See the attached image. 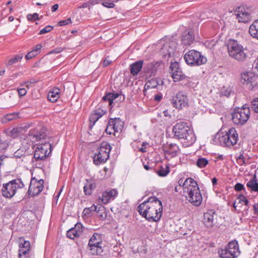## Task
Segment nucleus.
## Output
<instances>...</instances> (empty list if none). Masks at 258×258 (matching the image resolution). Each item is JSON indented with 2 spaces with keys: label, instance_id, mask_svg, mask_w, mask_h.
<instances>
[{
  "label": "nucleus",
  "instance_id": "f257e3e1",
  "mask_svg": "<svg viewBox=\"0 0 258 258\" xmlns=\"http://www.w3.org/2000/svg\"><path fill=\"white\" fill-rule=\"evenodd\" d=\"M138 211L148 221L158 222L162 215V203L156 197H151L138 206Z\"/></svg>",
  "mask_w": 258,
  "mask_h": 258
},
{
  "label": "nucleus",
  "instance_id": "f03ea898",
  "mask_svg": "<svg viewBox=\"0 0 258 258\" xmlns=\"http://www.w3.org/2000/svg\"><path fill=\"white\" fill-rule=\"evenodd\" d=\"M172 132L176 139L186 140L187 146L192 145L196 140L194 132L190 129L186 122L184 121L176 123L173 126Z\"/></svg>",
  "mask_w": 258,
  "mask_h": 258
},
{
  "label": "nucleus",
  "instance_id": "7ed1b4c3",
  "mask_svg": "<svg viewBox=\"0 0 258 258\" xmlns=\"http://www.w3.org/2000/svg\"><path fill=\"white\" fill-rule=\"evenodd\" d=\"M227 49L229 56L239 62H244L247 58V53L244 52L243 46L235 40H229Z\"/></svg>",
  "mask_w": 258,
  "mask_h": 258
},
{
  "label": "nucleus",
  "instance_id": "20e7f679",
  "mask_svg": "<svg viewBox=\"0 0 258 258\" xmlns=\"http://www.w3.org/2000/svg\"><path fill=\"white\" fill-rule=\"evenodd\" d=\"M111 150V147L109 143L106 142H102L93 157L94 164L99 165L105 163L109 157Z\"/></svg>",
  "mask_w": 258,
  "mask_h": 258
},
{
  "label": "nucleus",
  "instance_id": "39448f33",
  "mask_svg": "<svg viewBox=\"0 0 258 258\" xmlns=\"http://www.w3.org/2000/svg\"><path fill=\"white\" fill-rule=\"evenodd\" d=\"M24 186V184L21 178L13 179L3 184L1 189L2 196L7 199H11L15 196L18 189Z\"/></svg>",
  "mask_w": 258,
  "mask_h": 258
},
{
  "label": "nucleus",
  "instance_id": "423d86ee",
  "mask_svg": "<svg viewBox=\"0 0 258 258\" xmlns=\"http://www.w3.org/2000/svg\"><path fill=\"white\" fill-rule=\"evenodd\" d=\"M103 245L104 244L101 235L97 233H94L89 241L87 249L90 254L101 256L104 252Z\"/></svg>",
  "mask_w": 258,
  "mask_h": 258
},
{
  "label": "nucleus",
  "instance_id": "0eeeda50",
  "mask_svg": "<svg viewBox=\"0 0 258 258\" xmlns=\"http://www.w3.org/2000/svg\"><path fill=\"white\" fill-rule=\"evenodd\" d=\"M48 131L45 126H37L31 129L28 133V136L31 141L33 143L49 142V138L48 137Z\"/></svg>",
  "mask_w": 258,
  "mask_h": 258
},
{
  "label": "nucleus",
  "instance_id": "6e6552de",
  "mask_svg": "<svg viewBox=\"0 0 258 258\" xmlns=\"http://www.w3.org/2000/svg\"><path fill=\"white\" fill-rule=\"evenodd\" d=\"M184 59L186 63L191 67H197L205 64L207 58L201 53L195 50H190L184 55Z\"/></svg>",
  "mask_w": 258,
  "mask_h": 258
},
{
  "label": "nucleus",
  "instance_id": "1a4fd4ad",
  "mask_svg": "<svg viewBox=\"0 0 258 258\" xmlns=\"http://www.w3.org/2000/svg\"><path fill=\"white\" fill-rule=\"evenodd\" d=\"M37 145L38 146L34 151L32 159H34L36 161H45L51 154L52 146L49 142L41 143Z\"/></svg>",
  "mask_w": 258,
  "mask_h": 258
},
{
  "label": "nucleus",
  "instance_id": "9d476101",
  "mask_svg": "<svg viewBox=\"0 0 258 258\" xmlns=\"http://www.w3.org/2000/svg\"><path fill=\"white\" fill-rule=\"evenodd\" d=\"M246 104L244 105L242 108H238L231 113V118L233 122L237 125H243L248 119L250 115V110Z\"/></svg>",
  "mask_w": 258,
  "mask_h": 258
},
{
  "label": "nucleus",
  "instance_id": "9b49d317",
  "mask_svg": "<svg viewBox=\"0 0 258 258\" xmlns=\"http://www.w3.org/2000/svg\"><path fill=\"white\" fill-rule=\"evenodd\" d=\"M170 73L174 82L184 81V85L190 83L189 78L186 76L182 72L179 64L177 62H171L170 66Z\"/></svg>",
  "mask_w": 258,
  "mask_h": 258
},
{
  "label": "nucleus",
  "instance_id": "f8f14e48",
  "mask_svg": "<svg viewBox=\"0 0 258 258\" xmlns=\"http://www.w3.org/2000/svg\"><path fill=\"white\" fill-rule=\"evenodd\" d=\"M172 106L178 110H181L188 105V98L183 91H178L170 99Z\"/></svg>",
  "mask_w": 258,
  "mask_h": 258
},
{
  "label": "nucleus",
  "instance_id": "ddd939ff",
  "mask_svg": "<svg viewBox=\"0 0 258 258\" xmlns=\"http://www.w3.org/2000/svg\"><path fill=\"white\" fill-rule=\"evenodd\" d=\"M43 183L44 180L43 179L37 180L35 177H32L27 193V197L30 198L38 195L43 189Z\"/></svg>",
  "mask_w": 258,
  "mask_h": 258
},
{
  "label": "nucleus",
  "instance_id": "4468645a",
  "mask_svg": "<svg viewBox=\"0 0 258 258\" xmlns=\"http://www.w3.org/2000/svg\"><path fill=\"white\" fill-rule=\"evenodd\" d=\"M240 254L237 241L233 240L229 242L227 245V258H236Z\"/></svg>",
  "mask_w": 258,
  "mask_h": 258
},
{
  "label": "nucleus",
  "instance_id": "2eb2a0df",
  "mask_svg": "<svg viewBox=\"0 0 258 258\" xmlns=\"http://www.w3.org/2000/svg\"><path fill=\"white\" fill-rule=\"evenodd\" d=\"M255 78L251 73H244L241 74L240 81L241 83L245 84L246 87L249 90H252L256 86Z\"/></svg>",
  "mask_w": 258,
  "mask_h": 258
},
{
  "label": "nucleus",
  "instance_id": "dca6fc26",
  "mask_svg": "<svg viewBox=\"0 0 258 258\" xmlns=\"http://www.w3.org/2000/svg\"><path fill=\"white\" fill-rule=\"evenodd\" d=\"M163 150L166 159L172 158L176 156L179 152V147L175 144L167 143L163 146Z\"/></svg>",
  "mask_w": 258,
  "mask_h": 258
},
{
  "label": "nucleus",
  "instance_id": "f3484780",
  "mask_svg": "<svg viewBox=\"0 0 258 258\" xmlns=\"http://www.w3.org/2000/svg\"><path fill=\"white\" fill-rule=\"evenodd\" d=\"M19 258H30V243L29 241L20 239Z\"/></svg>",
  "mask_w": 258,
  "mask_h": 258
},
{
  "label": "nucleus",
  "instance_id": "a211bd4d",
  "mask_svg": "<svg viewBox=\"0 0 258 258\" xmlns=\"http://www.w3.org/2000/svg\"><path fill=\"white\" fill-rule=\"evenodd\" d=\"M213 144L220 145L226 147V130L223 126L220 131L213 137L211 141Z\"/></svg>",
  "mask_w": 258,
  "mask_h": 258
},
{
  "label": "nucleus",
  "instance_id": "6ab92c4d",
  "mask_svg": "<svg viewBox=\"0 0 258 258\" xmlns=\"http://www.w3.org/2000/svg\"><path fill=\"white\" fill-rule=\"evenodd\" d=\"M195 40V32L192 29H188L183 31L181 36V44L189 46Z\"/></svg>",
  "mask_w": 258,
  "mask_h": 258
},
{
  "label": "nucleus",
  "instance_id": "aec40b11",
  "mask_svg": "<svg viewBox=\"0 0 258 258\" xmlns=\"http://www.w3.org/2000/svg\"><path fill=\"white\" fill-rule=\"evenodd\" d=\"M196 190L194 191V189L187 190L188 196L186 197V198L193 205L195 206H199L201 204L203 198L200 191V197L199 198V195L198 196V193L197 192L196 194Z\"/></svg>",
  "mask_w": 258,
  "mask_h": 258
},
{
  "label": "nucleus",
  "instance_id": "412c9836",
  "mask_svg": "<svg viewBox=\"0 0 258 258\" xmlns=\"http://www.w3.org/2000/svg\"><path fill=\"white\" fill-rule=\"evenodd\" d=\"M215 211L213 210H209L204 214L203 223L207 228H212L214 225V215Z\"/></svg>",
  "mask_w": 258,
  "mask_h": 258
},
{
  "label": "nucleus",
  "instance_id": "4be33fe9",
  "mask_svg": "<svg viewBox=\"0 0 258 258\" xmlns=\"http://www.w3.org/2000/svg\"><path fill=\"white\" fill-rule=\"evenodd\" d=\"M164 82L162 79H156L152 78L147 81L145 85V89L150 88H157L158 90H162Z\"/></svg>",
  "mask_w": 258,
  "mask_h": 258
},
{
  "label": "nucleus",
  "instance_id": "5701e85b",
  "mask_svg": "<svg viewBox=\"0 0 258 258\" xmlns=\"http://www.w3.org/2000/svg\"><path fill=\"white\" fill-rule=\"evenodd\" d=\"M238 137V134L235 128H230L227 132V146L229 143L232 146L235 145L237 142Z\"/></svg>",
  "mask_w": 258,
  "mask_h": 258
},
{
  "label": "nucleus",
  "instance_id": "b1692460",
  "mask_svg": "<svg viewBox=\"0 0 258 258\" xmlns=\"http://www.w3.org/2000/svg\"><path fill=\"white\" fill-rule=\"evenodd\" d=\"M117 194L118 192L115 189H113L109 191H106L102 194L100 200L103 204H106L109 202L110 199H113Z\"/></svg>",
  "mask_w": 258,
  "mask_h": 258
},
{
  "label": "nucleus",
  "instance_id": "393cba45",
  "mask_svg": "<svg viewBox=\"0 0 258 258\" xmlns=\"http://www.w3.org/2000/svg\"><path fill=\"white\" fill-rule=\"evenodd\" d=\"M188 185L187 187V190L194 189V191H196V193H198L199 198L200 197V189L196 181L191 178H187L184 182L183 186Z\"/></svg>",
  "mask_w": 258,
  "mask_h": 258
},
{
  "label": "nucleus",
  "instance_id": "a878e982",
  "mask_svg": "<svg viewBox=\"0 0 258 258\" xmlns=\"http://www.w3.org/2000/svg\"><path fill=\"white\" fill-rule=\"evenodd\" d=\"M96 187L95 182L92 179H86V182L83 187L84 192L85 195H91L93 190Z\"/></svg>",
  "mask_w": 258,
  "mask_h": 258
},
{
  "label": "nucleus",
  "instance_id": "bb28decb",
  "mask_svg": "<svg viewBox=\"0 0 258 258\" xmlns=\"http://www.w3.org/2000/svg\"><path fill=\"white\" fill-rule=\"evenodd\" d=\"M109 120V123H111L114 128V131L115 132L119 133L122 131L124 122L122 121L119 118H110Z\"/></svg>",
  "mask_w": 258,
  "mask_h": 258
},
{
  "label": "nucleus",
  "instance_id": "cd10ccee",
  "mask_svg": "<svg viewBox=\"0 0 258 258\" xmlns=\"http://www.w3.org/2000/svg\"><path fill=\"white\" fill-rule=\"evenodd\" d=\"M159 66L158 62L154 63L152 62L148 63L144 67V72L149 76H152L154 74Z\"/></svg>",
  "mask_w": 258,
  "mask_h": 258
},
{
  "label": "nucleus",
  "instance_id": "c85d7f7f",
  "mask_svg": "<svg viewBox=\"0 0 258 258\" xmlns=\"http://www.w3.org/2000/svg\"><path fill=\"white\" fill-rule=\"evenodd\" d=\"M82 226L80 223H77L76 224L75 227L72 228L67 231V237L70 239H73L75 237H79L82 233V230H77V227L81 228Z\"/></svg>",
  "mask_w": 258,
  "mask_h": 258
},
{
  "label": "nucleus",
  "instance_id": "c756f323",
  "mask_svg": "<svg viewBox=\"0 0 258 258\" xmlns=\"http://www.w3.org/2000/svg\"><path fill=\"white\" fill-rule=\"evenodd\" d=\"M143 64V60H138L130 66V72L133 76L137 75L141 70Z\"/></svg>",
  "mask_w": 258,
  "mask_h": 258
},
{
  "label": "nucleus",
  "instance_id": "7c9ffc66",
  "mask_svg": "<svg viewBox=\"0 0 258 258\" xmlns=\"http://www.w3.org/2000/svg\"><path fill=\"white\" fill-rule=\"evenodd\" d=\"M23 56L24 53L21 52H20L18 54L13 55L5 62L6 66L8 67L20 62L23 58Z\"/></svg>",
  "mask_w": 258,
  "mask_h": 258
},
{
  "label": "nucleus",
  "instance_id": "2f4dec72",
  "mask_svg": "<svg viewBox=\"0 0 258 258\" xmlns=\"http://www.w3.org/2000/svg\"><path fill=\"white\" fill-rule=\"evenodd\" d=\"M60 92V89L58 88H54L52 89L48 94V99L51 102H56L59 98Z\"/></svg>",
  "mask_w": 258,
  "mask_h": 258
},
{
  "label": "nucleus",
  "instance_id": "473e14b6",
  "mask_svg": "<svg viewBox=\"0 0 258 258\" xmlns=\"http://www.w3.org/2000/svg\"><path fill=\"white\" fill-rule=\"evenodd\" d=\"M249 33L253 38L258 39V19L254 21L249 26Z\"/></svg>",
  "mask_w": 258,
  "mask_h": 258
},
{
  "label": "nucleus",
  "instance_id": "72a5a7b5",
  "mask_svg": "<svg viewBox=\"0 0 258 258\" xmlns=\"http://www.w3.org/2000/svg\"><path fill=\"white\" fill-rule=\"evenodd\" d=\"M42 45L40 44H37L34 47H33L32 50L29 52L25 56V58L27 59H30L34 56L38 55L40 52Z\"/></svg>",
  "mask_w": 258,
  "mask_h": 258
},
{
  "label": "nucleus",
  "instance_id": "f704fd0d",
  "mask_svg": "<svg viewBox=\"0 0 258 258\" xmlns=\"http://www.w3.org/2000/svg\"><path fill=\"white\" fill-rule=\"evenodd\" d=\"M19 118V114L17 112H13L6 114L2 118V122L3 123H7L8 122Z\"/></svg>",
  "mask_w": 258,
  "mask_h": 258
},
{
  "label": "nucleus",
  "instance_id": "c9c22d12",
  "mask_svg": "<svg viewBox=\"0 0 258 258\" xmlns=\"http://www.w3.org/2000/svg\"><path fill=\"white\" fill-rule=\"evenodd\" d=\"M98 216L100 220L104 221L107 218V212L104 207L102 205L97 206V209L96 211Z\"/></svg>",
  "mask_w": 258,
  "mask_h": 258
},
{
  "label": "nucleus",
  "instance_id": "e433bc0d",
  "mask_svg": "<svg viewBox=\"0 0 258 258\" xmlns=\"http://www.w3.org/2000/svg\"><path fill=\"white\" fill-rule=\"evenodd\" d=\"M156 173L161 177L166 176L170 172L169 167L165 165V167L162 165L160 166L159 169L156 170Z\"/></svg>",
  "mask_w": 258,
  "mask_h": 258
},
{
  "label": "nucleus",
  "instance_id": "4c0bfd02",
  "mask_svg": "<svg viewBox=\"0 0 258 258\" xmlns=\"http://www.w3.org/2000/svg\"><path fill=\"white\" fill-rule=\"evenodd\" d=\"M246 186L250 188L252 191L258 192V183L255 179V176L247 182Z\"/></svg>",
  "mask_w": 258,
  "mask_h": 258
},
{
  "label": "nucleus",
  "instance_id": "58836bf2",
  "mask_svg": "<svg viewBox=\"0 0 258 258\" xmlns=\"http://www.w3.org/2000/svg\"><path fill=\"white\" fill-rule=\"evenodd\" d=\"M97 209V206L93 205L91 207L86 208L83 211V217H89L91 216V213L95 211Z\"/></svg>",
  "mask_w": 258,
  "mask_h": 258
},
{
  "label": "nucleus",
  "instance_id": "ea45409f",
  "mask_svg": "<svg viewBox=\"0 0 258 258\" xmlns=\"http://www.w3.org/2000/svg\"><path fill=\"white\" fill-rule=\"evenodd\" d=\"M74 18L75 17H73V18ZM75 18H76V20H72L71 19V18L70 17H69L68 19H67L65 20H62V21H59L58 23V25L59 26H65L67 25H69V24H72V23H74L75 24H76L79 22L80 20L78 19V18H77L76 17H75Z\"/></svg>",
  "mask_w": 258,
  "mask_h": 258
},
{
  "label": "nucleus",
  "instance_id": "a19ab883",
  "mask_svg": "<svg viewBox=\"0 0 258 258\" xmlns=\"http://www.w3.org/2000/svg\"><path fill=\"white\" fill-rule=\"evenodd\" d=\"M209 164V161L205 158L200 157L198 159L196 165L200 168H204Z\"/></svg>",
  "mask_w": 258,
  "mask_h": 258
},
{
  "label": "nucleus",
  "instance_id": "79ce46f5",
  "mask_svg": "<svg viewBox=\"0 0 258 258\" xmlns=\"http://www.w3.org/2000/svg\"><path fill=\"white\" fill-rule=\"evenodd\" d=\"M234 15L235 16H240V15L247 16L248 14L246 12L245 9L243 6H239L234 11Z\"/></svg>",
  "mask_w": 258,
  "mask_h": 258
},
{
  "label": "nucleus",
  "instance_id": "37998d69",
  "mask_svg": "<svg viewBox=\"0 0 258 258\" xmlns=\"http://www.w3.org/2000/svg\"><path fill=\"white\" fill-rule=\"evenodd\" d=\"M98 4H101L103 6L107 8H114L115 4L110 0H100L98 1Z\"/></svg>",
  "mask_w": 258,
  "mask_h": 258
},
{
  "label": "nucleus",
  "instance_id": "c03bdc74",
  "mask_svg": "<svg viewBox=\"0 0 258 258\" xmlns=\"http://www.w3.org/2000/svg\"><path fill=\"white\" fill-rule=\"evenodd\" d=\"M111 96V99H112V103H113V100H116V99L119 98L120 102L123 101L125 99V96L124 95L119 94L118 93H110Z\"/></svg>",
  "mask_w": 258,
  "mask_h": 258
},
{
  "label": "nucleus",
  "instance_id": "a18cd8bd",
  "mask_svg": "<svg viewBox=\"0 0 258 258\" xmlns=\"http://www.w3.org/2000/svg\"><path fill=\"white\" fill-rule=\"evenodd\" d=\"M25 156H26V151L22 148L19 149L14 153V157L15 158H20Z\"/></svg>",
  "mask_w": 258,
  "mask_h": 258
},
{
  "label": "nucleus",
  "instance_id": "49530a36",
  "mask_svg": "<svg viewBox=\"0 0 258 258\" xmlns=\"http://www.w3.org/2000/svg\"><path fill=\"white\" fill-rule=\"evenodd\" d=\"M99 117L96 115L94 113H92L89 117V120L90 122L89 125V128L91 129L93 125L95 124L96 122L99 119Z\"/></svg>",
  "mask_w": 258,
  "mask_h": 258
},
{
  "label": "nucleus",
  "instance_id": "de8ad7c7",
  "mask_svg": "<svg viewBox=\"0 0 258 258\" xmlns=\"http://www.w3.org/2000/svg\"><path fill=\"white\" fill-rule=\"evenodd\" d=\"M105 132L107 134L109 135H113L114 136H116V134L117 132H115L114 131V128L113 127L112 124L109 123V120L108 121V123L107 126L105 129Z\"/></svg>",
  "mask_w": 258,
  "mask_h": 258
},
{
  "label": "nucleus",
  "instance_id": "09e8293b",
  "mask_svg": "<svg viewBox=\"0 0 258 258\" xmlns=\"http://www.w3.org/2000/svg\"><path fill=\"white\" fill-rule=\"evenodd\" d=\"M9 146L8 142L0 138V152H2L7 149Z\"/></svg>",
  "mask_w": 258,
  "mask_h": 258
},
{
  "label": "nucleus",
  "instance_id": "8fccbe9b",
  "mask_svg": "<svg viewBox=\"0 0 258 258\" xmlns=\"http://www.w3.org/2000/svg\"><path fill=\"white\" fill-rule=\"evenodd\" d=\"M98 2L97 0H90L88 2L84 3L80 7V8H84L89 7L90 5H94L98 4Z\"/></svg>",
  "mask_w": 258,
  "mask_h": 258
},
{
  "label": "nucleus",
  "instance_id": "3c124183",
  "mask_svg": "<svg viewBox=\"0 0 258 258\" xmlns=\"http://www.w3.org/2000/svg\"><path fill=\"white\" fill-rule=\"evenodd\" d=\"M52 29H53V27L51 26H50V25L47 26L43 28L42 29H41L39 31V34L41 35V34H45L46 33L49 32L50 31H51V30Z\"/></svg>",
  "mask_w": 258,
  "mask_h": 258
},
{
  "label": "nucleus",
  "instance_id": "603ef678",
  "mask_svg": "<svg viewBox=\"0 0 258 258\" xmlns=\"http://www.w3.org/2000/svg\"><path fill=\"white\" fill-rule=\"evenodd\" d=\"M96 115L98 116L99 118L102 116L104 114L105 111H104L103 109H101L100 107L96 108L94 112Z\"/></svg>",
  "mask_w": 258,
  "mask_h": 258
},
{
  "label": "nucleus",
  "instance_id": "864d4df0",
  "mask_svg": "<svg viewBox=\"0 0 258 258\" xmlns=\"http://www.w3.org/2000/svg\"><path fill=\"white\" fill-rule=\"evenodd\" d=\"M238 199L239 200V203L243 202L246 206H247L248 204V201L246 199V198L243 195H239L238 197Z\"/></svg>",
  "mask_w": 258,
  "mask_h": 258
},
{
  "label": "nucleus",
  "instance_id": "5fc2aeb1",
  "mask_svg": "<svg viewBox=\"0 0 258 258\" xmlns=\"http://www.w3.org/2000/svg\"><path fill=\"white\" fill-rule=\"evenodd\" d=\"M237 161L240 165H245L246 164L244 156L242 154L240 155L237 158Z\"/></svg>",
  "mask_w": 258,
  "mask_h": 258
},
{
  "label": "nucleus",
  "instance_id": "6e6d98bb",
  "mask_svg": "<svg viewBox=\"0 0 258 258\" xmlns=\"http://www.w3.org/2000/svg\"><path fill=\"white\" fill-rule=\"evenodd\" d=\"M252 108L256 113H258V98L254 99L251 102Z\"/></svg>",
  "mask_w": 258,
  "mask_h": 258
},
{
  "label": "nucleus",
  "instance_id": "4d7b16f0",
  "mask_svg": "<svg viewBox=\"0 0 258 258\" xmlns=\"http://www.w3.org/2000/svg\"><path fill=\"white\" fill-rule=\"evenodd\" d=\"M102 99L105 101H108L109 102V105L110 106H111L112 104V99H111L110 93H108L105 96H104L102 98Z\"/></svg>",
  "mask_w": 258,
  "mask_h": 258
},
{
  "label": "nucleus",
  "instance_id": "13d9d810",
  "mask_svg": "<svg viewBox=\"0 0 258 258\" xmlns=\"http://www.w3.org/2000/svg\"><path fill=\"white\" fill-rule=\"evenodd\" d=\"M173 44H174V43L172 42H170L169 43V48H170V49L168 50L167 55H168V57H170L174 55L175 48H171V45H173Z\"/></svg>",
  "mask_w": 258,
  "mask_h": 258
},
{
  "label": "nucleus",
  "instance_id": "bf43d9fd",
  "mask_svg": "<svg viewBox=\"0 0 258 258\" xmlns=\"http://www.w3.org/2000/svg\"><path fill=\"white\" fill-rule=\"evenodd\" d=\"M234 189L236 191H241L242 189H244V187L243 184L240 183H237L234 186Z\"/></svg>",
  "mask_w": 258,
  "mask_h": 258
},
{
  "label": "nucleus",
  "instance_id": "052dcab7",
  "mask_svg": "<svg viewBox=\"0 0 258 258\" xmlns=\"http://www.w3.org/2000/svg\"><path fill=\"white\" fill-rule=\"evenodd\" d=\"M162 97H163L162 94L159 92V93H158L155 95L154 99L155 101H156L157 102H160L162 100Z\"/></svg>",
  "mask_w": 258,
  "mask_h": 258
},
{
  "label": "nucleus",
  "instance_id": "680f3d73",
  "mask_svg": "<svg viewBox=\"0 0 258 258\" xmlns=\"http://www.w3.org/2000/svg\"><path fill=\"white\" fill-rule=\"evenodd\" d=\"M238 18V17H237ZM238 22H243L244 23H248L249 21V17H239Z\"/></svg>",
  "mask_w": 258,
  "mask_h": 258
},
{
  "label": "nucleus",
  "instance_id": "e2e57ef3",
  "mask_svg": "<svg viewBox=\"0 0 258 258\" xmlns=\"http://www.w3.org/2000/svg\"><path fill=\"white\" fill-rule=\"evenodd\" d=\"M18 92L19 95L20 96H24L27 93V91H26V89H25V88L18 89Z\"/></svg>",
  "mask_w": 258,
  "mask_h": 258
},
{
  "label": "nucleus",
  "instance_id": "0e129e2a",
  "mask_svg": "<svg viewBox=\"0 0 258 258\" xmlns=\"http://www.w3.org/2000/svg\"><path fill=\"white\" fill-rule=\"evenodd\" d=\"M220 256L222 258H226V247L224 249H221L218 251Z\"/></svg>",
  "mask_w": 258,
  "mask_h": 258
},
{
  "label": "nucleus",
  "instance_id": "69168bd1",
  "mask_svg": "<svg viewBox=\"0 0 258 258\" xmlns=\"http://www.w3.org/2000/svg\"><path fill=\"white\" fill-rule=\"evenodd\" d=\"M62 51V49L60 48H56L52 50L51 51L49 52L47 54L51 53H59Z\"/></svg>",
  "mask_w": 258,
  "mask_h": 258
},
{
  "label": "nucleus",
  "instance_id": "338daca9",
  "mask_svg": "<svg viewBox=\"0 0 258 258\" xmlns=\"http://www.w3.org/2000/svg\"><path fill=\"white\" fill-rule=\"evenodd\" d=\"M11 12L9 11V10L8 9V7H6L4 11L2 12V15H5V16L8 15L10 14Z\"/></svg>",
  "mask_w": 258,
  "mask_h": 258
},
{
  "label": "nucleus",
  "instance_id": "774afa93",
  "mask_svg": "<svg viewBox=\"0 0 258 258\" xmlns=\"http://www.w3.org/2000/svg\"><path fill=\"white\" fill-rule=\"evenodd\" d=\"M40 17H27V19L29 21H35L39 20Z\"/></svg>",
  "mask_w": 258,
  "mask_h": 258
}]
</instances>
